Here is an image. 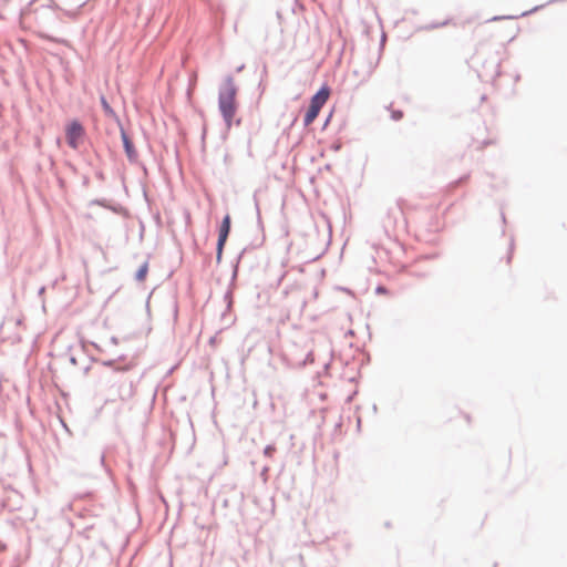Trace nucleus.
I'll return each instance as SVG.
<instances>
[{
	"label": "nucleus",
	"mask_w": 567,
	"mask_h": 567,
	"mask_svg": "<svg viewBox=\"0 0 567 567\" xmlns=\"http://www.w3.org/2000/svg\"><path fill=\"white\" fill-rule=\"evenodd\" d=\"M147 270H148L147 265H146V264H145V265H143V266L138 269V271H137V274H136V278H137L138 280L143 281V280L145 279V277H146Z\"/></svg>",
	"instance_id": "0eeeda50"
},
{
	"label": "nucleus",
	"mask_w": 567,
	"mask_h": 567,
	"mask_svg": "<svg viewBox=\"0 0 567 567\" xmlns=\"http://www.w3.org/2000/svg\"><path fill=\"white\" fill-rule=\"evenodd\" d=\"M395 116L399 118L402 116V113H395Z\"/></svg>",
	"instance_id": "1a4fd4ad"
},
{
	"label": "nucleus",
	"mask_w": 567,
	"mask_h": 567,
	"mask_svg": "<svg viewBox=\"0 0 567 567\" xmlns=\"http://www.w3.org/2000/svg\"><path fill=\"white\" fill-rule=\"evenodd\" d=\"M122 141H123V145H124L125 153H126L127 157L131 161L136 159L137 153L135 151L133 142L130 140V137L127 136V134L125 132H122Z\"/></svg>",
	"instance_id": "39448f33"
},
{
	"label": "nucleus",
	"mask_w": 567,
	"mask_h": 567,
	"mask_svg": "<svg viewBox=\"0 0 567 567\" xmlns=\"http://www.w3.org/2000/svg\"><path fill=\"white\" fill-rule=\"evenodd\" d=\"M230 231V216L226 215L223 219V223L219 228V236H218V243H217V260L219 261L221 259L223 249L226 244V240L228 238Z\"/></svg>",
	"instance_id": "20e7f679"
},
{
	"label": "nucleus",
	"mask_w": 567,
	"mask_h": 567,
	"mask_svg": "<svg viewBox=\"0 0 567 567\" xmlns=\"http://www.w3.org/2000/svg\"><path fill=\"white\" fill-rule=\"evenodd\" d=\"M101 104L106 115L113 116L114 111L104 96L101 97Z\"/></svg>",
	"instance_id": "423d86ee"
},
{
	"label": "nucleus",
	"mask_w": 567,
	"mask_h": 567,
	"mask_svg": "<svg viewBox=\"0 0 567 567\" xmlns=\"http://www.w3.org/2000/svg\"><path fill=\"white\" fill-rule=\"evenodd\" d=\"M237 86L235 80L226 78L219 89L218 106L227 127H230L237 112Z\"/></svg>",
	"instance_id": "f257e3e1"
},
{
	"label": "nucleus",
	"mask_w": 567,
	"mask_h": 567,
	"mask_svg": "<svg viewBox=\"0 0 567 567\" xmlns=\"http://www.w3.org/2000/svg\"><path fill=\"white\" fill-rule=\"evenodd\" d=\"M395 116L399 118L402 116V113H395Z\"/></svg>",
	"instance_id": "6e6552de"
},
{
	"label": "nucleus",
	"mask_w": 567,
	"mask_h": 567,
	"mask_svg": "<svg viewBox=\"0 0 567 567\" xmlns=\"http://www.w3.org/2000/svg\"><path fill=\"white\" fill-rule=\"evenodd\" d=\"M85 135V130L83 125L76 121H71L65 127V136L69 146L73 150L79 148L82 144Z\"/></svg>",
	"instance_id": "7ed1b4c3"
},
{
	"label": "nucleus",
	"mask_w": 567,
	"mask_h": 567,
	"mask_svg": "<svg viewBox=\"0 0 567 567\" xmlns=\"http://www.w3.org/2000/svg\"><path fill=\"white\" fill-rule=\"evenodd\" d=\"M330 96V89L328 86H322L310 101V105L305 114L303 124L305 126H309L320 113L322 106L327 103Z\"/></svg>",
	"instance_id": "f03ea898"
}]
</instances>
